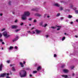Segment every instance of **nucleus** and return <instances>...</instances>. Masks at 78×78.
Here are the masks:
<instances>
[{
	"label": "nucleus",
	"instance_id": "1",
	"mask_svg": "<svg viewBox=\"0 0 78 78\" xmlns=\"http://www.w3.org/2000/svg\"><path fill=\"white\" fill-rule=\"evenodd\" d=\"M30 15V13L29 12H25L24 14L22 15V19L23 20H26L27 16H29Z\"/></svg>",
	"mask_w": 78,
	"mask_h": 78
},
{
	"label": "nucleus",
	"instance_id": "2",
	"mask_svg": "<svg viewBox=\"0 0 78 78\" xmlns=\"http://www.w3.org/2000/svg\"><path fill=\"white\" fill-rule=\"evenodd\" d=\"M27 75V72L26 71L23 70L20 71V75L21 78L25 77Z\"/></svg>",
	"mask_w": 78,
	"mask_h": 78
},
{
	"label": "nucleus",
	"instance_id": "3",
	"mask_svg": "<svg viewBox=\"0 0 78 78\" xmlns=\"http://www.w3.org/2000/svg\"><path fill=\"white\" fill-rule=\"evenodd\" d=\"M9 75V73H4L0 75V77L6 76V78H11L9 77L8 76Z\"/></svg>",
	"mask_w": 78,
	"mask_h": 78
},
{
	"label": "nucleus",
	"instance_id": "4",
	"mask_svg": "<svg viewBox=\"0 0 78 78\" xmlns=\"http://www.w3.org/2000/svg\"><path fill=\"white\" fill-rule=\"evenodd\" d=\"M4 37L6 38H7V37H9V36H10V35H9L8 34H7V32L6 31L2 33Z\"/></svg>",
	"mask_w": 78,
	"mask_h": 78
},
{
	"label": "nucleus",
	"instance_id": "5",
	"mask_svg": "<svg viewBox=\"0 0 78 78\" xmlns=\"http://www.w3.org/2000/svg\"><path fill=\"white\" fill-rule=\"evenodd\" d=\"M35 31L36 34H40L41 33V31L38 30L37 29H36L35 30Z\"/></svg>",
	"mask_w": 78,
	"mask_h": 78
},
{
	"label": "nucleus",
	"instance_id": "6",
	"mask_svg": "<svg viewBox=\"0 0 78 78\" xmlns=\"http://www.w3.org/2000/svg\"><path fill=\"white\" fill-rule=\"evenodd\" d=\"M17 28H18V26L16 25L12 26V29H16Z\"/></svg>",
	"mask_w": 78,
	"mask_h": 78
},
{
	"label": "nucleus",
	"instance_id": "7",
	"mask_svg": "<svg viewBox=\"0 0 78 78\" xmlns=\"http://www.w3.org/2000/svg\"><path fill=\"white\" fill-rule=\"evenodd\" d=\"M63 72L64 73H68V72H69V70L66 69H64L63 70Z\"/></svg>",
	"mask_w": 78,
	"mask_h": 78
},
{
	"label": "nucleus",
	"instance_id": "8",
	"mask_svg": "<svg viewBox=\"0 0 78 78\" xmlns=\"http://www.w3.org/2000/svg\"><path fill=\"white\" fill-rule=\"evenodd\" d=\"M18 39H19V37H17L15 39H14L12 40V41L15 42L16 41L18 40Z\"/></svg>",
	"mask_w": 78,
	"mask_h": 78
},
{
	"label": "nucleus",
	"instance_id": "9",
	"mask_svg": "<svg viewBox=\"0 0 78 78\" xmlns=\"http://www.w3.org/2000/svg\"><path fill=\"white\" fill-rule=\"evenodd\" d=\"M3 67V64H1L0 65V71L2 70V67Z\"/></svg>",
	"mask_w": 78,
	"mask_h": 78
},
{
	"label": "nucleus",
	"instance_id": "10",
	"mask_svg": "<svg viewBox=\"0 0 78 78\" xmlns=\"http://www.w3.org/2000/svg\"><path fill=\"white\" fill-rule=\"evenodd\" d=\"M54 5V6H57V7H59V6H60V5H59V4H58V3H55Z\"/></svg>",
	"mask_w": 78,
	"mask_h": 78
},
{
	"label": "nucleus",
	"instance_id": "11",
	"mask_svg": "<svg viewBox=\"0 0 78 78\" xmlns=\"http://www.w3.org/2000/svg\"><path fill=\"white\" fill-rule=\"evenodd\" d=\"M14 48V47H12V46H10L9 47V48H8V49L9 50H12V49H13Z\"/></svg>",
	"mask_w": 78,
	"mask_h": 78
},
{
	"label": "nucleus",
	"instance_id": "12",
	"mask_svg": "<svg viewBox=\"0 0 78 78\" xmlns=\"http://www.w3.org/2000/svg\"><path fill=\"white\" fill-rule=\"evenodd\" d=\"M20 64L21 67H24V66H23V64L22 63V62H20Z\"/></svg>",
	"mask_w": 78,
	"mask_h": 78
},
{
	"label": "nucleus",
	"instance_id": "13",
	"mask_svg": "<svg viewBox=\"0 0 78 78\" xmlns=\"http://www.w3.org/2000/svg\"><path fill=\"white\" fill-rule=\"evenodd\" d=\"M56 27H57L58 28L57 29V30H59L60 29H61V26H56Z\"/></svg>",
	"mask_w": 78,
	"mask_h": 78
},
{
	"label": "nucleus",
	"instance_id": "14",
	"mask_svg": "<svg viewBox=\"0 0 78 78\" xmlns=\"http://www.w3.org/2000/svg\"><path fill=\"white\" fill-rule=\"evenodd\" d=\"M41 66H39L37 67V70L38 71H39V70H41Z\"/></svg>",
	"mask_w": 78,
	"mask_h": 78
},
{
	"label": "nucleus",
	"instance_id": "15",
	"mask_svg": "<svg viewBox=\"0 0 78 78\" xmlns=\"http://www.w3.org/2000/svg\"><path fill=\"white\" fill-rule=\"evenodd\" d=\"M20 30V29H16L15 30V32H16V33H17L18 31H19Z\"/></svg>",
	"mask_w": 78,
	"mask_h": 78
},
{
	"label": "nucleus",
	"instance_id": "16",
	"mask_svg": "<svg viewBox=\"0 0 78 78\" xmlns=\"http://www.w3.org/2000/svg\"><path fill=\"white\" fill-rule=\"evenodd\" d=\"M35 16H38V17H40L41 16V15L40 14H39L38 13H37L35 14Z\"/></svg>",
	"mask_w": 78,
	"mask_h": 78
},
{
	"label": "nucleus",
	"instance_id": "17",
	"mask_svg": "<svg viewBox=\"0 0 78 78\" xmlns=\"http://www.w3.org/2000/svg\"><path fill=\"white\" fill-rule=\"evenodd\" d=\"M62 77H64V78H67V76L66 75H62Z\"/></svg>",
	"mask_w": 78,
	"mask_h": 78
},
{
	"label": "nucleus",
	"instance_id": "18",
	"mask_svg": "<svg viewBox=\"0 0 78 78\" xmlns=\"http://www.w3.org/2000/svg\"><path fill=\"white\" fill-rule=\"evenodd\" d=\"M36 33V31L33 30L32 32H31V34H35Z\"/></svg>",
	"mask_w": 78,
	"mask_h": 78
},
{
	"label": "nucleus",
	"instance_id": "19",
	"mask_svg": "<svg viewBox=\"0 0 78 78\" xmlns=\"http://www.w3.org/2000/svg\"><path fill=\"white\" fill-rule=\"evenodd\" d=\"M68 17L69 18V19H70L72 17V16L71 15H69Z\"/></svg>",
	"mask_w": 78,
	"mask_h": 78
},
{
	"label": "nucleus",
	"instance_id": "20",
	"mask_svg": "<svg viewBox=\"0 0 78 78\" xmlns=\"http://www.w3.org/2000/svg\"><path fill=\"white\" fill-rule=\"evenodd\" d=\"M60 16V13H58V14H57V15H56V16L57 17H58V16Z\"/></svg>",
	"mask_w": 78,
	"mask_h": 78
},
{
	"label": "nucleus",
	"instance_id": "21",
	"mask_svg": "<svg viewBox=\"0 0 78 78\" xmlns=\"http://www.w3.org/2000/svg\"><path fill=\"white\" fill-rule=\"evenodd\" d=\"M37 72L36 71H33V73H36Z\"/></svg>",
	"mask_w": 78,
	"mask_h": 78
},
{
	"label": "nucleus",
	"instance_id": "22",
	"mask_svg": "<svg viewBox=\"0 0 78 78\" xmlns=\"http://www.w3.org/2000/svg\"><path fill=\"white\" fill-rule=\"evenodd\" d=\"M15 48L16 49V50H18V47L17 46H15Z\"/></svg>",
	"mask_w": 78,
	"mask_h": 78
},
{
	"label": "nucleus",
	"instance_id": "23",
	"mask_svg": "<svg viewBox=\"0 0 78 78\" xmlns=\"http://www.w3.org/2000/svg\"><path fill=\"white\" fill-rule=\"evenodd\" d=\"M12 70H13V71H15V70H16V69H15V68H14V67H12Z\"/></svg>",
	"mask_w": 78,
	"mask_h": 78
},
{
	"label": "nucleus",
	"instance_id": "24",
	"mask_svg": "<svg viewBox=\"0 0 78 78\" xmlns=\"http://www.w3.org/2000/svg\"><path fill=\"white\" fill-rule=\"evenodd\" d=\"M70 10L69 9H67L65 10V12H69Z\"/></svg>",
	"mask_w": 78,
	"mask_h": 78
},
{
	"label": "nucleus",
	"instance_id": "25",
	"mask_svg": "<svg viewBox=\"0 0 78 78\" xmlns=\"http://www.w3.org/2000/svg\"><path fill=\"white\" fill-rule=\"evenodd\" d=\"M66 39V37H63L62 39V41H63L64 40Z\"/></svg>",
	"mask_w": 78,
	"mask_h": 78
},
{
	"label": "nucleus",
	"instance_id": "26",
	"mask_svg": "<svg viewBox=\"0 0 78 78\" xmlns=\"http://www.w3.org/2000/svg\"><path fill=\"white\" fill-rule=\"evenodd\" d=\"M51 28H52L53 29H55V28H56V27H51Z\"/></svg>",
	"mask_w": 78,
	"mask_h": 78
},
{
	"label": "nucleus",
	"instance_id": "27",
	"mask_svg": "<svg viewBox=\"0 0 78 78\" xmlns=\"http://www.w3.org/2000/svg\"><path fill=\"white\" fill-rule=\"evenodd\" d=\"M46 26H47V24H45L44 26H43L44 27H46Z\"/></svg>",
	"mask_w": 78,
	"mask_h": 78
},
{
	"label": "nucleus",
	"instance_id": "28",
	"mask_svg": "<svg viewBox=\"0 0 78 78\" xmlns=\"http://www.w3.org/2000/svg\"><path fill=\"white\" fill-rule=\"evenodd\" d=\"M5 28H4L1 30L2 31H5Z\"/></svg>",
	"mask_w": 78,
	"mask_h": 78
},
{
	"label": "nucleus",
	"instance_id": "29",
	"mask_svg": "<svg viewBox=\"0 0 78 78\" xmlns=\"http://www.w3.org/2000/svg\"><path fill=\"white\" fill-rule=\"evenodd\" d=\"M75 12L76 14H78V10H75Z\"/></svg>",
	"mask_w": 78,
	"mask_h": 78
},
{
	"label": "nucleus",
	"instance_id": "30",
	"mask_svg": "<svg viewBox=\"0 0 78 78\" xmlns=\"http://www.w3.org/2000/svg\"><path fill=\"white\" fill-rule=\"evenodd\" d=\"M10 60H8L7 61V63H9V62H10Z\"/></svg>",
	"mask_w": 78,
	"mask_h": 78
},
{
	"label": "nucleus",
	"instance_id": "31",
	"mask_svg": "<svg viewBox=\"0 0 78 78\" xmlns=\"http://www.w3.org/2000/svg\"><path fill=\"white\" fill-rule=\"evenodd\" d=\"M42 23H43L42 22H41L40 23V25H42Z\"/></svg>",
	"mask_w": 78,
	"mask_h": 78
},
{
	"label": "nucleus",
	"instance_id": "32",
	"mask_svg": "<svg viewBox=\"0 0 78 78\" xmlns=\"http://www.w3.org/2000/svg\"><path fill=\"white\" fill-rule=\"evenodd\" d=\"M27 33H30V34H31V32H30V31H28Z\"/></svg>",
	"mask_w": 78,
	"mask_h": 78
},
{
	"label": "nucleus",
	"instance_id": "33",
	"mask_svg": "<svg viewBox=\"0 0 78 78\" xmlns=\"http://www.w3.org/2000/svg\"><path fill=\"white\" fill-rule=\"evenodd\" d=\"M29 20H30V21L31 20H32V18H30L28 19Z\"/></svg>",
	"mask_w": 78,
	"mask_h": 78
},
{
	"label": "nucleus",
	"instance_id": "34",
	"mask_svg": "<svg viewBox=\"0 0 78 78\" xmlns=\"http://www.w3.org/2000/svg\"><path fill=\"white\" fill-rule=\"evenodd\" d=\"M2 34L0 33V37H2Z\"/></svg>",
	"mask_w": 78,
	"mask_h": 78
},
{
	"label": "nucleus",
	"instance_id": "35",
	"mask_svg": "<svg viewBox=\"0 0 78 78\" xmlns=\"http://www.w3.org/2000/svg\"><path fill=\"white\" fill-rule=\"evenodd\" d=\"M29 69H30V68H27L26 69L27 70H29Z\"/></svg>",
	"mask_w": 78,
	"mask_h": 78
},
{
	"label": "nucleus",
	"instance_id": "36",
	"mask_svg": "<svg viewBox=\"0 0 78 78\" xmlns=\"http://www.w3.org/2000/svg\"><path fill=\"white\" fill-rule=\"evenodd\" d=\"M3 40L2 39H0V42H2Z\"/></svg>",
	"mask_w": 78,
	"mask_h": 78
},
{
	"label": "nucleus",
	"instance_id": "37",
	"mask_svg": "<svg viewBox=\"0 0 78 78\" xmlns=\"http://www.w3.org/2000/svg\"><path fill=\"white\" fill-rule=\"evenodd\" d=\"M17 20H16L15 21V22L16 23L17 22Z\"/></svg>",
	"mask_w": 78,
	"mask_h": 78
},
{
	"label": "nucleus",
	"instance_id": "38",
	"mask_svg": "<svg viewBox=\"0 0 78 78\" xmlns=\"http://www.w3.org/2000/svg\"><path fill=\"white\" fill-rule=\"evenodd\" d=\"M11 2L10 1V2H9V5H11Z\"/></svg>",
	"mask_w": 78,
	"mask_h": 78
},
{
	"label": "nucleus",
	"instance_id": "39",
	"mask_svg": "<svg viewBox=\"0 0 78 78\" xmlns=\"http://www.w3.org/2000/svg\"><path fill=\"white\" fill-rule=\"evenodd\" d=\"M54 57H56V54H54Z\"/></svg>",
	"mask_w": 78,
	"mask_h": 78
},
{
	"label": "nucleus",
	"instance_id": "40",
	"mask_svg": "<svg viewBox=\"0 0 78 78\" xmlns=\"http://www.w3.org/2000/svg\"><path fill=\"white\" fill-rule=\"evenodd\" d=\"M34 22H37V20H35L34 21Z\"/></svg>",
	"mask_w": 78,
	"mask_h": 78
},
{
	"label": "nucleus",
	"instance_id": "41",
	"mask_svg": "<svg viewBox=\"0 0 78 78\" xmlns=\"http://www.w3.org/2000/svg\"><path fill=\"white\" fill-rule=\"evenodd\" d=\"M34 29V27L31 28V30H33Z\"/></svg>",
	"mask_w": 78,
	"mask_h": 78
},
{
	"label": "nucleus",
	"instance_id": "42",
	"mask_svg": "<svg viewBox=\"0 0 78 78\" xmlns=\"http://www.w3.org/2000/svg\"><path fill=\"white\" fill-rule=\"evenodd\" d=\"M48 37V35L46 36V38H47Z\"/></svg>",
	"mask_w": 78,
	"mask_h": 78
},
{
	"label": "nucleus",
	"instance_id": "43",
	"mask_svg": "<svg viewBox=\"0 0 78 78\" xmlns=\"http://www.w3.org/2000/svg\"><path fill=\"white\" fill-rule=\"evenodd\" d=\"M23 24V23H22L20 24V25H22Z\"/></svg>",
	"mask_w": 78,
	"mask_h": 78
},
{
	"label": "nucleus",
	"instance_id": "44",
	"mask_svg": "<svg viewBox=\"0 0 78 78\" xmlns=\"http://www.w3.org/2000/svg\"><path fill=\"white\" fill-rule=\"evenodd\" d=\"M2 44H5V43H4V42H2Z\"/></svg>",
	"mask_w": 78,
	"mask_h": 78
},
{
	"label": "nucleus",
	"instance_id": "45",
	"mask_svg": "<svg viewBox=\"0 0 78 78\" xmlns=\"http://www.w3.org/2000/svg\"><path fill=\"white\" fill-rule=\"evenodd\" d=\"M30 77H32V75L31 74H30Z\"/></svg>",
	"mask_w": 78,
	"mask_h": 78
},
{
	"label": "nucleus",
	"instance_id": "46",
	"mask_svg": "<svg viewBox=\"0 0 78 78\" xmlns=\"http://www.w3.org/2000/svg\"><path fill=\"white\" fill-rule=\"evenodd\" d=\"M65 66V65H63V66H62V68H63V67H64Z\"/></svg>",
	"mask_w": 78,
	"mask_h": 78
},
{
	"label": "nucleus",
	"instance_id": "47",
	"mask_svg": "<svg viewBox=\"0 0 78 78\" xmlns=\"http://www.w3.org/2000/svg\"><path fill=\"white\" fill-rule=\"evenodd\" d=\"M72 75V76H74L75 75V74H74V73H73Z\"/></svg>",
	"mask_w": 78,
	"mask_h": 78
},
{
	"label": "nucleus",
	"instance_id": "48",
	"mask_svg": "<svg viewBox=\"0 0 78 78\" xmlns=\"http://www.w3.org/2000/svg\"><path fill=\"white\" fill-rule=\"evenodd\" d=\"M23 64H25V61L23 62Z\"/></svg>",
	"mask_w": 78,
	"mask_h": 78
},
{
	"label": "nucleus",
	"instance_id": "49",
	"mask_svg": "<svg viewBox=\"0 0 78 78\" xmlns=\"http://www.w3.org/2000/svg\"><path fill=\"white\" fill-rule=\"evenodd\" d=\"M13 66V65H12V64H11V65H10V67H11V66Z\"/></svg>",
	"mask_w": 78,
	"mask_h": 78
},
{
	"label": "nucleus",
	"instance_id": "50",
	"mask_svg": "<svg viewBox=\"0 0 78 78\" xmlns=\"http://www.w3.org/2000/svg\"><path fill=\"white\" fill-rule=\"evenodd\" d=\"M64 34L65 35H68V34H67L66 33H65Z\"/></svg>",
	"mask_w": 78,
	"mask_h": 78
},
{
	"label": "nucleus",
	"instance_id": "51",
	"mask_svg": "<svg viewBox=\"0 0 78 78\" xmlns=\"http://www.w3.org/2000/svg\"><path fill=\"white\" fill-rule=\"evenodd\" d=\"M47 16V14H45L44 15V17H45V16Z\"/></svg>",
	"mask_w": 78,
	"mask_h": 78
},
{
	"label": "nucleus",
	"instance_id": "52",
	"mask_svg": "<svg viewBox=\"0 0 78 78\" xmlns=\"http://www.w3.org/2000/svg\"><path fill=\"white\" fill-rule=\"evenodd\" d=\"M62 7L60 8V10H62Z\"/></svg>",
	"mask_w": 78,
	"mask_h": 78
},
{
	"label": "nucleus",
	"instance_id": "53",
	"mask_svg": "<svg viewBox=\"0 0 78 78\" xmlns=\"http://www.w3.org/2000/svg\"><path fill=\"white\" fill-rule=\"evenodd\" d=\"M73 68H74V67L73 66L72 67H71V69H73Z\"/></svg>",
	"mask_w": 78,
	"mask_h": 78
},
{
	"label": "nucleus",
	"instance_id": "54",
	"mask_svg": "<svg viewBox=\"0 0 78 78\" xmlns=\"http://www.w3.org/2000/svg\"><path fill=\"white\" fill-rule=\"evenodd\" d=\"M47 17H48V18H49V17H50V16H47Z\"/></svg>",
	"mask_w": 78,
	"mask_h": 78
},
{
	"label": "nucleus",
	"instance_id": "55",
	"mask_svg": "<svg viewBox=\"0 0 78 78\" xmlns=\"http://www.w3.org/2000/svg\"><path fill=\"white\" fill-rule=\"evenodd\" d=\"M76 22H78V19L76 20Z\"/></svg>",
	"mask_w": 78,
	"mask_h": 78
},
{
	"label": "nucleus",
	"instance_id": "56",
	"mask_svg": "<svg viewBox=\"0 0 78 78\" xmlns=\"http://www.w3.org/2000/svg\"><path fill=\"white\" fill-rule=\"evenodd\" d=\"M70 23L71 24H72V23H73V22H71V23Z\"/></svg>",
	"mask_w": 78,
	"mask_h": 78
},
{
	"label": "nucleus",
	"instance_id": "57",
	"mask_svg": "<svg viewBox=\"0 0 78 78\" xmlns=\"http://www.w3.org/2000/svg\"><path fill=\"white\" fill-rule=\"evenodd\" d=\"M0 15L1 16H2V14L1 13Z\"/></svg>",
	"mask_w": 78,
	"mask_h": 78
},
{
	"label": "nucleus",
	"instance_id": "58",
	"mask_svg": "<svg viewBox=\"0 0 78 78\" xmlns=\"http://www.w3.org/2000/svg\"><path fill=\"white\" fill-rule=\"evenodd\" d=\"M14 13H15V12H12V13H13V14H14Z\"/></svg>",
	"mask_w": 78,
	"mask_h": 78
},
{
	"label": "nucleus",
	"instance_id": "59",
	"mask_svg": "<svg viewBox=\"0 0 78 78\" xmlns=\"http://www.w3.org/2000/svg\"><path fill=\"white\" fill-rule=\"evenodd\" d=\"M72 7H73V5H71V8H72Z\"/></svg>",
	"mask_w": 78,
	"mask_h": 78
},
{
	"label": "nucleus",
	"instance_id": "60",
	"mask_svg": "<svg viewBox=\"0 0 78 78\" xmlns=\"http://www.w3.org/2000/svg\"><path fill=\"white\" fill-rule=\"evenodd\" d=\"M29 26H31V24H29Z\"/></svg>",
	"mask_w": 78,
	"mask_h": 78
},
{
	"label": "nucleus",
	"instance_id": "61",
	"mask_svg": "<svg viewBox=\"0 0 78 78\" xmlns=\"http://www.w3.org/2000/svg\"><path fill=\"white\" fill-rule=\"evenodd\" d=\"M75 37H77L78 36H75Z\"/></svg>",
	"mask_w": 78,
	"mask_h": 78
},
{
	"label": "nucleus",
	"instance_id": "62",
	"mask_svg": "<svg viewBox=\"0 0 78 78\" xmlns=\"http://www.w3.org/2000/svg\"><path fill=\"white\" fill-rule=\"evenodd\" d=\"M61 19L62 20L63 19V18H61Z\"/></svg>",
	"mask_w": 78,
	"mask_h": 78
},
{
	"label": "nucleus",
	"instance_id": "63",
	"mask_svg": "<svg viewBox=\"0 0 78 78\" xmlns=\"http://www.w3.org/2000/svg\"><path fill=\"white\" fill-rule=\"evenodd\" d=\"M76 9V8H75V9H74V10H75Z\"/></svg>",
	"mask_w": 78,
	"mask_h": 78
},
{
	"label": "nucleus",
	"instance_id": "64",
	"mask_svg": "<svg viewBox=\"0 0 78 78\" xmlns=\"http://www.w3.org/2000/svg\"><path fill=\"white\" fill-rule=\"evenodd\" d=\"M1 49H2V50H3V48H2Z\"/></svg>",
	"mask_w": 78,
	"mask_h": 78
}]
</instances>
